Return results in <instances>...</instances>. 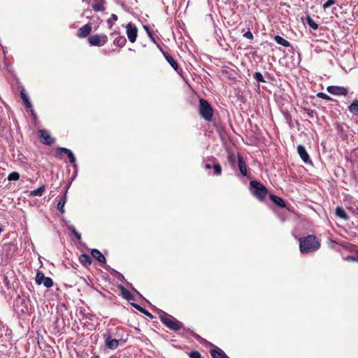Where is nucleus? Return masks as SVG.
<instances>
[{
    "instance_id": "nucleus-1",
    "label": "nucleus",
    "mask_w": 358,
    "mask_h": 358,
    "mask_svg": "<svg viewBox=\"0 0 358 358\" xmlns=\"http://www.w3.org/2000/svg\"><path fill=\"white\" fill-rule=\"evenodd\" d=\"M299 250L302 254H306L317 250L320 243L315 235H308L299 238Z\"/></svg>"
},
{
    "instance_id": "nucleus-2",
    "label": "nucleus",
    "mask_w": 358,
    "mask_h": 358,
    "mask_svg": "<svg viewBox=\"0 0 358 358\" xmlns=\"http://www.w3.org/2000/svg\"><path fill=\"white\" fill-rule=\"evenodd\" d=\"M199 112L200 116L206 122H211L213 117V108L204 99H199Z\"/></svg>"
},
{
    "instance_id": "nucleus-3",
    "label": "nucleus",
    "mask_w": 358,
    "mask_h": 358,
    "mask_svg": "<svg viewBox=\"0 0 358 358\" xmlns=\"http://www.w3.org/2000/svg\"><path fill=\"white\" fill-rule=\"evenodd\" d=\"M252 194L259 201H262L268 193L267 188L257 180H250Z\"/></svg>"
},
{
    "instance_id": "nucleus-4",
    "label": "nucleus",
    "mask_w": 358,
    "mask_h": 358,
    "mask_svg": "<svg viewBox=\"0 0 358 358\" xmlns=\"http://www.w3.org/2000/svg\"><path fill=\"white\" fill-rule=\"evenodd\" d=\"M159 319L160 321L170 330L177 331L183 328V324L181 322L178 321L172 316L160 315Z\"/></svg>"
},
{
    "instance_id": "nucleus-5",
    "label": "nucleus",
    "mask_w": 358,
    "mask_h": 358,
    "mask_svg": "<svg viewBox=\"0 0 358 358\" xmlns=\"http://www.w3.org/2000/svg\"><path fill=\"white\" fill-rule=\"evenodd\" d=\"M87 42L91 46H103L108 42V36L106 34H92L89 36Z\"/></svg>"
},
{
    "instance_id": "nucleus-6",
    "label": "nucleus",
    "mask_w": 358,
    "mask_h": 358,
    "mask_svg": "<svg viewBox=\"0 0 358 358\" xmlns=\"http://www.w3.org/2000/svg\"><path fill=\"white\" fill-rule=\"evenodd\" d=\"M35 281L37 285L43 284L47 288H50L53 286V280L49 277H45L41 271L37 272Z\"/></svg>"
},
{
    "instance_id": "nucleus-7",
    "label": "nucleus",
    "mask_w": 358,
    "mask_h": 358,
    "mask_svg": "<svg viewBox=\"0 0 358 358\" xmlns=\"http://www.w3.org/2000/svg\"><path fill=\"white\" fill-rule=\"evenodd\" d=\"M327 91L335 96H344L348 94V89L343 86L330 85L327 87Z\"/></svg>"
},
{
    "instance_id": "nucleus-8",
    "label": "nucleus",
    "mask_w": 358,
    "mask_h": 358,
    "mask_svg": "<svg viewBox=\"0 0 358 358\" xmlns=\"http://www.w3.org/2000/svg\"><path fill=\"white\" fill-rule=\"evenodd\" d=\"M40 141L45 145H50L53 144L55 139L51 136L49 131L45 129L38 131Z\"/></svg>"
},
{
    "instance_id": "nucleus-9",
    "label": "nucleus",
    "mask_w": 358,
    "mask_h": 358,
    "mask_svg": "<svg viewBox=\"0 0 358 358\" xmlns=\"http://www.w3.org/2000/svg\"><path fill=\"white\" fill-rule=\"evenodd\" d=\"M126 32L127 37L131 43H134L136 40L138 29L136 26H133L131 23H128L126 27Z\"/></svg>"
},
{
    "instance_id": "nucleus-10",
    "label": "nucleus",
    "mask_w": 358,
    "mask_h": 358,
    "mask_svg": "<svg viewBox=\"0 0 358 358\" xmlns=\"http://www.w3.org/2000/svg\"><path fill=\"white\" fill-rule=\"evenodd\" d=\"M167 62L173 67V69L178 73L180 74L182 69L179 67L177 61L167 52L163 50L162 52Z\"/></svg>"
},
{
    "instance_id": "nucleus-11",
    "label": "nucleus",
    "mask_w": 358,
    "mask_h": 358,
    "mask_svg": "<svg viewBox=\"0 0 358 358\" xmlns=\"http://www.w3.org/2000/svg\"><path fill=\"white\" fill-rule=\"evenodd\" d=\"M206 169H213V174L215 176H220L222 173V166L215 159L211 160V162H208L204 166Z\"/></svg>"
},
{
    "instance_id": "nucleus-12",
    "label": "nucleus",
    "mask_w": 358,
    "mask_h": 358,
    "mask_svg": "<svg viewBox=\"0 0 358 358\" xmlns=\"http://www.w3.org/2000/svg\"><path fill=\"white\" fill-rule=\"evenodd\" d=\"M92 29V27L90 23L85 24L78 30L76 36L80 38H86L91 33Z\"/></svg>"
},
{
    "instance_id": "nucleus-13",
    "label": "nucleus",
    "mask_w": 358,
    "mask_h": 358,
    "mask_svg": "<svg viewBox=\"0 0 358 358\" xmlns=\"http://www.w3.org/2000/svg\"><path fill=\"white\" fill-rule=\"evenodd\" d=\"M237 158H238V167L239 171L241 172V173L243 176H246L248 170H247V165H246L245 161L243 157L239 153L237 155Z\"/></svg>"
},
{
    "instance_id": "nucleus-14",
    "label": "nucleus",
    "mask_w": 358,
    "mask_h": 358,
    "mask_svg": "<svg viewBox=\"0 0 358 358\" xmlns=\"http://www.w3.org/2000/svg\"><path fill=\"white\" fill-rule=\"evenodd\" d=\"M297 152L301 159L306 164L311 163V160L310 159L309 155L308 154L306 148L302 145H299L297 146Z\"/></svg>"
},
{
    "instance_id": "nucleus-15",
    "label": "nucleus",
    "mask_w": 358,
    "mask_h": 358,
    "mask_svg": "<svg viewBox=\"0 0 358 358\" xmlns=\"http://www.w3.org/2000/svg\"><path fill=\"white\" fill-rule=\"evenodd\" d=\"M210 355L213 358H229L220 348L210 350Z\"/></svg>"
},
{
    "instance_id": "nucleus-16",
    "label": "nucleus",
    "mask_w": 358,
    "mask_h": 358,
    "mask_svg": "<svg viewBox=\"0 0 358 358\" xmlns=\"http://www.w3.org/2000/svg\"><path fill=\"white\" fill-rule=\"evenodd\" d=\"M92 256L101 263H106V259L101 252L97 249H92L91 251Z\"/></svg>"
},
{
    "instance_id": "nucleus-17",
    "label": "nucleus",
    "mask_w": 358,
    "mask_h": 358,
    "mask_svg": "<svg viewBox=\"0 0 358 358\" xmlns=\"http://www.w3.org/2000/svg\"><path fill=\"white\" fill-rule=\"evenodd\" d=\"M119 342L117 339L113 338L110 336H108L106 340V345L112 350H115L117 348Z\"/></svg>"
},
{
    "instance_id": "nucleus-18",
    "label": "nucleus",
    "mask_w": 358,
    "mask_h": 358,
    "mask_svg": "<svg viewBox=\"0 0 358 358\" xmlns=\"http://www.w3.org/2000/svg\"><path fill=\"white\" fill-rule=\"evenodd\" d=\"M79 261L84 266H88L91 265L92 262V259L89 255L82 254L79 257Z\"/></svg>"
},
{
    "instance_id": "nucleus-19",
    "label": "nucleus",
    "mask_w": 358,
    "mask_h": 358,
    "mask_svg": "<svg viewBox=\"0 0 358 358\" xmlns=\"http://www.w3.org/2000/svg\"><path fill=\"white\" fill-rule=\"evenodd\" d=\"M94 3L92 4V8L95 12L103 11L105 10V0H99L97 2H96V0H94Z\"/></svg>"
},
{
    "instance_id": "nucleus-20",
    "label": "nucleus",
    "mask_w": 358,
    "mask_h": 358,
    "mask_svg": "<svg viewBox=\"0 0 358 358\" xmlns=\"http://www.w3.org/2000/svg\"><path fill=\"white\" fill-rule=\"evenodd\" d=\"M269 198L276 206L281 208L285 207V203L282 198L273 194L269 195Z\"/></svg>"
},
{
    "instance_id": "nucleus-21",
    "label": "nucleus",
    "mask_w": 358,
    "mask_h": 358,
    "mask_svg": "<svg viewBox=\"0 0 358 358\" xmlns=\"http://www.w3.org/2000/svg\"><path fill=\"white\" fill-rule=\"evenodd\" d=\"M127 43V39L124 36H118L113 40L114 45L122 48Z\"/></svg>"
},
{
    "instance_id": "nucleus-22",
    "label": "nucleus",
    "mask_w": 358,
    "mask_h": 358,
    "mask_svg": "<svg viewBox=\"0 0 358 358\" xmlns=\"http://www.w3.org/2000/svg\"><path fill=\"white\" fill-rule=\"evenodd\" d=\"M119 288H120V289L121 291L122 296L124 299H127L128 301L134 300V297L132 294L129 290H127L126 288H124L122 285L119 286Z\"/></svg>"
},
{
    "instance_id": "nucleus-23",
    "label": "nucleus",
    "mask_w": 358,
    "mask_h": 358,
    "mask_svg": "<svg viewBox=\"0 0 358 358\" xmlns=\"http://www.w3.org/2000/svg\"><path fill=\"white\" fill-rule=\"evenodd\" d=\"M227 159L230 166H231L232 167H235L236 162V156L233 152L229 150L227 151Z\"/></svg>"
},
{
    "instance_id": "nucleus-24",
    "label": "nucleus",
    "mask_w": 358,
    "mask_h": 358,
    "mask_svg": "<svg viewBox=\"0 0 358 358\" xmlns=\"http://www.w3.org/2000/svg\"><path fill=\"white\" fill-rule=\"evenodd\" d=\"M274 41L279 45H281L284 47H289L291 45L290 43L286 39L283 38L280 36H275L274 37Z\"/></svg>"
},
{
    "instance_id": "nucleus-25",
    "label": "nucleus",
    "mask_w": 358,
    "mask_h": 358,
    "mask_svg": "<svg viewBox=\"0 0 358 358\" xmlns=\"http://www.w3.org/2000/svg\"><path fill=\"white\" fill-rule=\"evenodd\" d=\"M348 109L353 115H358V99H355L349 106Z\"/></svg>"
},
{
    "instance_id": "nucleus-26",
    "label": "nucleus",
    "mask_w": 358,
    "mask_h": 358,
    "mask_svg": "<svg viewBox=\"0 0 358 358\" xmlns=\"http://www.w3.org/2000/svg\"><path fill=\"white\" fill-rule=\"evenodd\" d=\"M336 215L338 217L343 218L344 220H348L349 218V216L345 212V210L341 207H337L336 208Z\"/></svg>"
},
{
    "instance_id": "nucleus-27",
    "label": "nucleus",
    "mask_w": 358,
    "mask_h": 358,
    "mask_svg": "<svg viewBox=\"0 0 358 358\" xmlns=\"http://www.w3.org/2000/svg\"><path fill=\"white\" fill-rule=\"evenodd\" d=\"M45 191V186L41 185L38 189L29 192V195L33 196H41Z\"/></svg>"
},
{
    "instance_id": "nucleus-28",
    "label": "nucleus",
    "mask_w": 358,
    "mask_h": 358,
    "mask_svg": "<svg viewBox=\"0 0 358 358\" xmlns=\"http://www.w3.org/2000/svg\"><path fill=\"white\" fill-rule=\"evenodd\" d=\"M131 306H134L136 310L140 311L141 313H143L145 315L148 317L150 319L153 318V315L149 313L148 310H146L145 308H142L141 306L136 304V303H131Z\"/></svg>"
},
{
    "instance_id": "nucleus-29",
    "label": "nucleus",
    "mask_w": 358,
    "mask_h": 358,
    "mask_svg": "<svg viewBox=\"0 0 358 358\" xmlns=\"http://www.w3.org/2000/svg\"><path fill=\"white\" fill-rule=\"evenodd\" d=\"M66 202V196L64 195L63 197L60 199L57 206V210L62 214L64 213V206Z\"/></svg>"
},
{
    "instance_id": "nucleus-30",
    "label": "nucleus",
    "mask_w": 358,
    "mask_h": 358,
    "mask_svg": "<svg viewBox=\"0 0 358 358\" xmlns=\"http://www.w3.org/2000/svg\"><path fill=\"white\" fill-rule=\"evenodd\" d=\"M71 150L69 149L65 148H58L56 150V156L57 157H62L64 155H68Z\"/></svg>"
},
{
    "instance_id": "nucleus-31",
    "label": "nucleus",
    "mask_w": 358,
    "mask_h": 358,
    "mask_svg": "<svg viewBox=\"0 0 358 358\" xmlns=\"http://www.w3.org/2000/svg\"><path fill=\"white\" fill-rule=\"evenodd\" d=\"M306 21L308 26L313 29L316 30L318 29V24L311 18L310 16L307 15Z\"/></svg>"
},
{
    "instance_id": "nucleus-32",
    "label": "nucleus",
    "mask_w": 358,
    "mask_h": 358,
    "mask_svg": "<svg viewBox=\"0 0 358 358\" xmlns=\"http://www.w3.org/2000/svg\"><path fill=\"white\" fill-rule=\"evenodd\" d=\"M118 17L115 14H112L109 19L107 20V25L109 29H111L117 20Z\"/></svg>"
},
{
    "instance_id": "nucleus-33",
    "label": "nucleus",
    "mask_w": 358,
    "mask_h": 358,
    "mask_svg": "<svg viewBox=\"0 0 358 358\" xmlns=\"http://www.w3.org/2000/svg\"><path fill=\"white\" fill-rule=\"evenodd\" d=\"M316 96L317 97L322 99L326 101H334L333 98H331V96H329V95L326 94L324 92H318Z\"/></svg>"
},
{
    "instance_id": "nucleus-34",
    "label": "nucleus",
    "mask_w": 358,
    "mask_h": 358,
    "mask_svg": "<svg viewBox=\"0 0 358 358\" xmlns=\"http://www.w3.org/2000/svg\"><path fill=\"white\" fill-rule=\"evenodd\" d=\"M253 78L257 81L260 83H265L266 80H264L262 74L260 72H255L253 74Z\"/></svg>"
},
{
    "instance_id": "nucleus-35",
    "label": "nucleus",
    "mask_w": 358,
    "mask_h": 358,
    "mask_svg": "<svg viewBox=\"0 0 358 358\" xmlns=\"http://www.w3.org/2000/svg\"><path fill=\"white\" fill-rule=\"evenodd\" d=\"M69 229L72 232V234L75 236L77 240L81 239V235L79 234L75 229L73 226H69Z\"/></svg>"
},
{
    "instance_id": "nucleus-36",
    "label": "nucleus",
    "mask_w": 358,
    "mask_h": 358,
    "mask_svg": "<svg viewBox=\"0 0 358 358\" xmlns=\"http://www.w3.org/2000/svg\"><path fill=\"white\" fill-rule=\"evenodd\" d=\"M149 38H150V40L152 41V42H153L155 44H156L157 47L159 48V50L161 51V52H163V48H162V46L160 45L159 43H158L156 41V38H155V36H154L153 34H152L150 36H149Z\"/></svg>"
},
{
    "instance_id": "nucleus-37",
    "label": "nucleus",
    "mask_w": 358,
    "mask_h": 358,
    "mask_svg": "<svg viewBox=\"0 0 358 358\" xmlns=\"http://www.w3.org/2000/svg\"><path fill=\"white\" fill-rule=\"evenodd\" d=\"M336 3V0H327L324 4H323V8L324 10H326L327 8H329L332 5Z\"/></svg>"
},
{
    "instance_id": "nucleus-38",
    "label": "nucleus",
    "mask_w": 358,
    "mask_h": 358,
    "mask_svg": "<svg viewBox=\"0 0 358 358\" xmlns=\"http://www.w3.org/2000/svg\"><path fill=\"white\" fill-rule=\"evenodd\" d=\"M190 358H201V355L198 351H192L189 353Z\"/></svg>"
},
{
    "instance_id": "nucleus-39",
    "label": "nucleus",
    "mask_w": 358,
    "mask_h": 358,
    "mask_svg": "<svg viewBox=\"0 0 358 358\" xmlns=\"http://www.w3.org/2000/svg\"><path fill=\"white\" fill-rule=\"evenodd\" d=\"M19 178H20V174L17 172H12L6 178V179H19Z\"/></svg>"
},
{
    "instance_id": "nucleus-40",
    "label": "nucleus",
    "mask_w": 358,
    "mask_h": 358,
    "mask_svg": "<svg viewBox=\"0 0 358 358\" xmlns=\"http://www.w3.org/2000/svg\"><path fill=\"white\" fill-rule=\"evenodd\" d=\"M67 157L69 158V162L71 164H75L76 163V157H75L73 153L71 151L67 155Z\"/></svg>"
},
{
    "instance_id": "nucleus-41",
    "label": "nucleus",
    "mask_w": 358,
    "mask_h": 358,
    "mask_svg": "<svg viewBox=\"0 0 358 358\" xmlns=\"http://www.w3.org/2000/svg\"><path fill=\"white\" fill-rule=\"evenodd\" d=\"M348 262H358V255L357 256H348L345 258Z\"/></svg>"
},
{
    "instance_id": "nucleus-42",
    "label": "nucleus",
    "mask_w": 358,
    "mask_h": 358,
    "mask_svg": "<svg viewBox=\"0 0 358 358\" xmlns=\"http://www.w3.org/2000/svg\"><path fill=\"white\" fill-rule=\"evenodd\" d=\"M243 36L245 37L246 38H248L250 40H252L253 39V34L252 33L248 30V31H246L244 34H243Z\"/></svg>"
},
{
    "instance_id": "nucleus-43",
    "label": "nucleus",
    "mask_w": 358,
    "mask_h": 358,
    "mask_svg": "<svg viewBox=\"0 0 358 358\" xmlns=\"http://www.w3.org/2000/svg\"><path fill=\"white\" fill-rule=\"evenodd\" d=\"M143 28L145 30L148 36H150L152 34L151 29L148 25H143Z\"/></svg>"
},
{
    "instance_id": "nucleus-44",
    "label": "nucleus",
    "mask_w": 358,
    "mask_h": 358,
    "mask_svg": "<svg viewBox=\"0 0 358 358\" xmlns=\"http://www.w3.org/2000/svg\"><path fill=\"white\" fill-rule=\"evenodd\" d=\"M23 102L27 108H31L32 107V105L31 102L29 101V99H26L24 101H23Z\"/></svg>"
},
{
    "instance_id": "nucleus-45",
    "label": "nucleus",
    "mask_w": 358,
    "mask_h": 358,
    "mask_svg": "<svg viewBox=\"0 0 358 358\" xmlns=\"http://www.w3.org/2000/svg\"><path fill=\"white\" fill-rule=\"evenodd\" d=\"M20 96H21L22 101H24L26 99H28V96H27V94L24 93V91L20 92Z\"/></svg>"
},
{
    "instance_id": "nucleus-46",
    "label": "nucleus",
    "mask_w": 358,
    "mask_h": 358,
    "mask_svg": "<svg viewBox=\"0 0 358 358\" xmlns=\"http://www.w3.org/2000/svg\"><path fill=\"white\" fill-rule=\"evenodd\" d=\"M113 271L117 275L118 278H120V277L123 278V275L121 273H120L114 270H113Z\"/></svg>"
},
{
    "instance_id": "nucleus-47",
    "label": "nucleus",
    "mask_w": 358,
    "mask_h": 358,
    "mask_svg": "<svg viewBox=\"0 0 358 358\" xmlns=\"http://www.w3.org/2000/svg\"><path fill=\"white\" fill-rule=\"evenodd\" d=\"M115 33H116V32H115V31H114L113 33H111V34H110V35H111V36H113V35H114Z\"/></svg>"
},
{
    "instance_id": "nucleus-48",
    "label": "nucleus",
    "mask_w": 358,
    "mask_h": 358,
    "mask_svg": "<svg viewBox=\"0 0 358 358\" xmlns=\"http://www.w3.org/2000/svg\"><path fill=\"white\" fill-rule=\"evenodd\" d=\"M357 151H358V149H355L354 150V152H356Z\"/></svg>"
},
{
    "instance_id": "nucleus-49",
    "label": "nucleus",
    "mask_w": 358,
    "mask_h": 358,
    "mask_svg": "<svg viewBox=\"0 0 358 358\" xmlns=\"http://www.w3.org/2000/svg\"><path fill=\"white\" fill-rule=\"evenodd\" d=\"M85 0H83V1H85Z\"/></svg>"
},
{
    "instance_id": "nucleus-50",
    "label": "nucleus",
    "mask_w": 358,
    "mask_h": 358,
    "mask_svg": "<svg viewBox=\"0 0 358 358\" xmlns=\"http://www.w3.org/2000/svg\"><path fill=\"white\" fill-rule=\"evenodd\" d=\"M357 134H358V131H357Z\"/></svg>"
}]
</instances>
